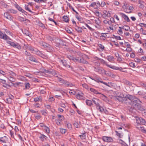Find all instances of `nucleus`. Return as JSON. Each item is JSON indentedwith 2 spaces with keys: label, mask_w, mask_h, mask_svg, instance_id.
Listing matches in <instances>:
<instances>
[{
  "label": "nucleus",
  "mask_w": 146,
  "mask_h": 146,
  "mask_svg": "<svg viewBox=\"0 0 146 146\" xmlns=\"http://www.w3.org/2000/svg\"><path fill=\"white\" fill-rule=\"evenodd\" d=\"M131 98H129V100L131 101V104L133 108L135 109H138L140 110H142L143 108L141 106L139 103H141L139 99L131 95Z\"/></svg>",
  "instance_id": "1"
},
{
  "label": "nucleus",
  "mask_w": 146,
  "mask_h": 146,
  "mask_svg": "<svg viewBox=\"0 0 146 146\" xmlns=\"http://www.w3.org/2000/svg\"><path fill=\"white\" fill-rule=\"evenodd\" d=\"M131 95L129 94L125 95L122 94H120L119 96L115 97V99L116 100L121 102L122 103H127V100H129V98H131Z\"/></svg>",
  "instance_id": "2"
},
{
  "label": "nucleus",
  "mask_w": 146,
  "mask_h": 146,
  "mask_svg": "<svg viewBox=\"0 0 146 146\" xmlns=\"http://www.w3.org/2000/svg\"><path fill=\"white\" fill-rule=\"evenodd\" d=\"M40 45L45 49L48 52H50L53 50V48L49 44L44 42H42L40 43Z\"/></svg>",
  "instance_id": "3"
},
{
  "label": "nucleus",
  "mask_w": 146,
  "mask_h": 146,
  "mask_svg": "<svg viewBox=\"0 0 146 146\" xmlns=\"http://www.w3.org/2000/svg\"><path fill=\"white\" fill-rule=\"evenodd\" d=\"M95 80H94V81L96 82L97 83H99L100 82L102 83L104 85L108 86L110 87V86L109 85V84H110L111 83H107L104 82L103 81L102 79V78H101L100 77H98V76H96L95 77Z\"/></svg>",
  "instance_id": "4"
},
{
  "label": "nucleus",
  "mask_w": 146,
  "mask_h": 146,
  "mask_svg": "<svg viewBox=\"0 0 146 146\" xmlns=\"http://www.w3.org/2000/svg\"><path fill=\"white\" fill-rule=\"evenodd\" d=\"M136 121L137 123L138 124L145 125L146 123L145 119L141 117H137Z\"/></svg>",
  "instance_id": "5"
},
{
  "label": "nucleus",
  "mask_w": 146,
  "mask_h": 146,
  "mask_svg": "<svg viewBox=\"0 0 146 146\" xmlns=\"http://www.w3.org/2000/svg\"><path fill=\"white\" fill-rule=\"evenodd\" d=\"M94 71L98 72L100 74H102L104 73L106 74V72L105 70L101 67H98L97 68H96L94 67Z\"/></svg>",
  "instance_id": "6"
},
{
  "label": "nucleus",
  "mask_w": 146,
  "mask_h": 146,
  "mask_svg": "<svg viewBox=\"0 0 146 146\" xmlns=\"http://www.w3.org/2000/svg\"><path fill=\"white\" fill-rule=\"evenodd\" d=\"M0 38L3 39L5 40L10 39V38L5 33H3L0 31Z\"/></svg>",
  "instance_id": "7"
},
{
  "label": "nucleus",
  "mask_w": 146,
  "mask_h": 146,
  "mask_svg": "<svg viewBox=\"0 0 146 146\" xmlns=\"http://www.w3.org/2000/svg\"><path fill=\"white\" fill-rule=\"evenodd\" d=\"M102 139L104 142L108 143L112 142L113 141V139L111 137L106 136H103Z\"/></svg>",
  "instance_id": "8"
},
{
  "label": "nucleus",
  "mask_w": 146,
  "mask_h": 146,
  "mask_svg": "<svg viewBox=\"0 0 146 146\" xmlns=\"http://www.w3.org/2000/svg\"><path fill=\"white\" fill-rule=\"evenodd\" d=\"M92 100L96 106V108L99 106L100 104L101 103V101L100 100L98 99L94 98L92 99Z\"/></svg>",
  "instance_id": "9"
},
{
  "label": "nucleus",
  "mask_w": 146,
  "mask_h": 146,
  "mask_svg": "<svg viewBox=\"0 0 146 146\" xmlns=\"http://www.w3.org/2000/svg\"><path fill=\"white\" fill-rule=\"evenodd\" d=\"M100 2L98 1H96V2H92L90 5V6L94 7V9H97L99 7Z\"/></svg>",
  "instance_id": "10"
},
{
  "label": "nucleus",
  "mask_w": 146,
  "mask_h": 146,
  "mask_svg": "<svg viewBox=\"0 0 146 146\" xmlns=\"http://www.w3.org/2000/svg\"><path fill=\"white\" fill-rule=\"evenodd\" d=\"M100 62L101 63L103 64L104 65H106L107 67L112 69V66H111L108 64L107 63V62L105 60H104L102 59H100Z\"/></svg>",
  "instance_id": "11"
},
{
  "label": "nucleus",
  "mask_w": 146,
  "mask_h": 146,
  "mask_svg": "<svg viewBox=\"0 0 146 146\" xmlns=\"http://www.w3.org/2000/svg\"><path fill=\"white\" fill-rule=\"evenodd\" d=\"M106 58L110 62H113L114 61L115 58L114 57L111 55L107 56Z\"/></svg>",
  "instance_id": "12"
},
{
  "label": "nucleus",
  "mask_w": 146,
  "mask_h": 146,
  "mask_svg": "<svg viewBox=\"0 0 146 146\" xmlns=\"http://www.w3.org/2000/svg\"><path fill=\"white\" fill-rule=\"evenodd\" d=\"M60 61L62 62L64 66L67 68H70V66L68 64L67 61L66 60L61 59Z\"/></svg>",
  "instance_id": "13"
},
{
  "label": "nucleus",
  "mask_w": 146,
  "mask_h": 146,
  "mask_svg": "<svg viewBox=\"0 0 146 146\" xmlns=\"http://www.w3.org/2000/svg\"><path fill=\"white\" fill-rule=\"evenodd\" d=\"M83 93L82 92L78 93L76 95V98L78 100H84V97L83 96Z\"/></svg>",
  "instance_id": "14"
},
{
  "label": "nucleus",
  "mask_w": 146,
  "mask_h": 146,
  "mask_svg": "<svg viewBox=\"0 0 146 146\" xmlns=\"http://www.w3.org/2000/svg\"><path fill=\"white\" fill-rule=\"evenodd\" d=\"M120 14L121 15L122 17L123 18L124 20L126 21L127 22H129L130 21L129 17L123 13H121Z\"/></svg>",
  "instance_id": "15"
},
{
  "label": "nucleus",
  "mask_w": 146,
  "mask_h": 146,
  "mask_svg": "<svg viewBox=\"0 0 146 146\" xmlns=\"http://www.w3.org/2000/svg\"><path fill=\"white\" fill-rule=\"evenodd\" d=\"M15 7L19 11H21L22 13H23L25 15L26 14V13H27V12H26L22 8L20 7L17 4H16L15 5Z\"/></svg>",
  "instance_id": "16"
},
{
  "label": "nucleus",
  "mask_w": 146,
  "mask_h": 146,
  "mask_svg": "<svg viewBox=\"0 0 146 146\" xmlns=\"http://www.w3.org/2000/svg\"><path fill=\"white\" fill-rule=\"evenodd\" d=\"M123 82L125 85H128L130 86L132 85V83L126 79H124L123 80Z\"/></svg>",
  "instance_id": "17"
},
{
  "label": "nucleus",
  "mask_w": 146,
  "mask_h": 146,
  "mask_svg": "<svg viewBox=\"0 0 146 146\" xmlns=\"http://www.w3.org/2000/svg\"><path fill=\"white\" fill-rule=\"evenodd\" d=\"M75 29L79 33H81L82 32V29L81 27H80L76 25L75 26Z\"/></svg>",
  "instance_id": "18"
},
{
  "label": "nucleus",
  "mask_w": 146,
  "mask_h": 146,
  "mask_svg": "<svg viewBox=\"0 0 146 146\" xmlns=\"http://www.w3.org/2000/svg\"><path fill=\"white\" fill-rule=\"evenodd\" d=\"M4 17L10 20L12 19V17L9 14V13L7 12L5 13H4Z\"/></svg>",
  "instance_id": "19"
},
{
  "label": "nucleus",
  "mask_w": 146,
  "mask_h": 146,
  "mask_svg": "<svg viewBox=\"0 0 146 146\" xmlns=\"http://www.w3.org/2000/svg\"><path fill=\"white\" fill-rule=\"evenodd\" d=\"M98 49L100 51H102L104 50L105 47L104 46L100 44H98Z\"/></svg>",
  "instance_id": "20"
},
{
  "label": "nucleus",
  "mask_w": 146,
  "mask_h": 146,
  "mask_svg": "<svg viewBox=\"0 0 146 146\" xmlns=\"http://www.w3.org/2000/svg\"><path fill=\"white\" fill-rule=\"evenodd\" d=\"M119 28L122 29L126 31H128L130 29V27L128 25H124L122 27H119Z\"/></svg>",
  "instance_id": "21"
},
{
  "label": "nucleus",
  "mask_w": 146,
  "mask_h": 146,
  "mask_svg": "<svg viewBox=\"0 0 146 146\" xmlns=\"http://www.w3.org/2000/svg\"><path fill=\"white\" fill-rule=\"evenodd\" d=\"M29 59L30 60L35 62H38L36 58L33 56L31 55L30 56Z\"/></svg>",
  "instance_id": "22"
},
{
  "label": "nucleus",
  "mask_w": 146,
  "mask_h": 146,
  "mask_svg": "<svg viewBox=\"0 0 146 146\" xmlns=\"http://www.w3.org/2000/svg\"><path fill=\"white\" fill-rule=\"evenodd\" d=\"M96 108L101 113L104 112L105 111V109L100 105L99 106L96 107Z\"/></svg>",
  "instance_id": "23"
},
{
  "label": "nucleus",
  "mask_w": 146,
  "mask_h": 146,
  "mask_svg": "<svg viewBox=\"0 0 146 146\" xmlns=\"http://www.w3.org/2000/svg\"><path fill=\"white\" fill-rule=\"evenodd\" d=\"M92 102V100H86V103L87 105L90 106L93 105Z\"/></svg>",
  "instance_id": "24"
},
{
  "label": "nucleus",
  "mask_w": 146,
  "mask_h": 146,
  "mask_svg": "<svg viewBox=\"0 0 146 146\" xmlns=\"http://www.w3.org/2000/svg\"><path fill=\"white\" fill-rule=\"evenodd\" d=\"M51 74L57 77H58L61 76L60 75L58 74V72L55 71H52Z\"/></svg>",
  "instance_id": "25"
},
{
  "label": "nucleus",
  "mask_w": 146,
  "mask_h": 146,
  "mask_svg": "<svg viewBox=\"0 0 146 146\" xmlns=\"http://www.w3.org/2000/svg\"><path fill=\"white\" fill-rule=\"evenodd\" d=\"M79 63H82L84 64H89V62L85 60L83 58H80V62Z\"/></svg>",
  "instance_id": "26"
},
{
  "label": "nucleus",
  "mask_w": 146,
  "mask_h": 146,
  "mask_svg": "<svg viewBox=\"0 0 146 146\" xmlns=\"http://www.w3.org/2000/svg\"><path fill=\"white\" fill-rule=\"evenodd\" d=\"M116 134L117 136L119 137V138H122L123 137V135L122 132H119L117 131H115Z\"/></svg>",
  "instance_id": "27"
},
{
  "label": "nucleus",
  "mask_w": 146,
  "mask_h": 146,
  "mask_svg": "<svg viewBox=\"0 0 146 146\" xmlns=\"http://www.w3.org/2000/svg\"><path fill=\"white\" fill-rule=\"evenodd\" d=\"M112 69H114V70H119L121 71L122 72H124V71L122 70L123 69V68L121 67H117L115 66H112Z\"/></svg>",
  "instance_id": "28"
},
{
  "label": "nucleus",
  "mask_w": 146,
  "mask_h": 146,
  "mask_svg": "<svg viewBox=\"0 0 146 146\" xmlns=\"http://www.w3.org/2000/svg\"><path fill=\"white\" fill-rule=\"evenodd\" d=\"M90 90L92 92L96 94H100V93L97 90L93 88H91L90 89Z\"/></svg>",
  "instance_id": "29"
},
{
  "label": "nucleus",
  "mask_w": 146,
  "mask_h": 146,
  "mask_svg": "<svg viewBox=\"0 0 146 146\" xmlns=\"http://www.w3.org/2000/svg\"><path fill=\"white\" fill-rule=\"evenodd\" d=\"M0 4L2 6L5 8H7L8 6L3 1H0Z\"/></svg>",
  "instance_id": "30"
},
{
  "label": "nucleus",
  "mask_w": 146,
  "mask_h": 146,
  "mask_svg": "<svg viewBox=\"0 0 146 146\" xmlns=\"http://www.w3.org/2000/svg\"><path fill=\"white\" fill-rule=\"evenodd\" d=\"M23 33L26 35L29 36H30L31 35L30 33L27 30H25Z\"/></svg>",
  "instance_id": "31"
},
{
  "label": "nucleus",
  "mask_w": 146,
  "mask_h": 146,
  "mask_svg": "<svg viewBox=\"0 0 146 146\" xmlns=\"http://www.w3.org/2000/svg\"><path fill=\"white\" fill-rule=\"evenodd\" d=\"M138 128L142 132L146 133V130L145 129L144 127H138Z\"/></svg>",
  "instance_id": "32"
},
{
  "label": "nucleus",
  "mask_w": 146,
  "mask_h": 146,
  "mask_svg": "<svg viewBox=\"0 0 146 146\" xmlns=\"http://www.w3.org/2000/svg\"><path fill=\"white\" fill-rule=\"evenodd\" d=\"M13 47L16 48L17 49L20 50L21 49V46L17 43L16 42V44Z\"/></svg>",
  "instance_id": "33"
},
{
  "label": "nucleus",
  "mask_w": 146,
  "mask_h": 146,
  "mask_svg": "<svg viewBox=\"0 0 146 146\" xmlns=\"http://www.w3.org/2000/svg\"><path fill=\"white\" fill-rule=\"evenodd\" d=\"M46 137H47L43 134H41V136L40 137L41 140L42 141H44L46 139Z\"/></svg>",
  "instance_id": "34"
},
{
  "label": "nucleus",
  "mask_w": 146,
  "mask_h": 146,
  "mask_svg": "<svg viewBox=\"0 0 146 146\" xmlns=\"http://www.w3.org/2000/svg\"><path fill=\"white\" fill-rule=\"evenodd\" d=\"M8 78L9 80L11 82H14L15 81V78L11 76H8Z\"/></svg>",
  "instance_id": "35"
},
{
  "label": "nucleus",
  "mask_w": 146,
  "mask_h": 146,
  "mask_svg": "<svg viewBox=\"0 0 146 146\" xmlns=\"http://www.w3.org/2000/svg\"><path fill=\"white\" fill-rule=\"evenodd\" d=\"M63 21L66 22H68L69 21V18L66 16H64L63 17Z\"/></svg>",
  "instance_id": "36"
},
{
  "label": "nucleus",
  "mask_w": 146,
  "mask_h": 146,
  "mask_svg": "<svg viewBox=\"0 0 146 146\" xmlns=\"http://www.w3.org/2000/svg\"><path fill=\"white\" fill-rule=\"evenodd\" d=\"M79 136L82 139H84L86 138V133H83L82 134L79 135Z\"/></svg>",
  "instance_id": "37"
},
{
  "label": "nucleus",
  "mask_w": 146,
  "mask_h": 146,
  "mask_svg": "<svg viewBox=\"0 0 146 146\" xmlns=\"http://www.w3.org/2000/svg\"><path fill=\"white\" fill-rule=\"evenodd\" d=\"M7 42L8 44H9L11 46H12L13 47L16 44V43H15L13 42H12L10 41H7Z\"/></svg>",
  "instance_id": "38"
},
{
  "label": "nucleus",
  "mask_w": 146,
  "mask_h": 146,
  "mask_svg": "<svg viewBox=\"0 0 146 146\" xmlns=\"http://www.w3.org/2000/svg\"><path fill=\"white\" fill-rule=\"evenodd\" d=\"M8 12L16 14L17 13V11L12 9H8Z\"/></svg>",
  "instance_id": "39"
},
{
  "label": "nucleus",
  "mask_w": 146,
  "mask_h": 146,
  "mask_svg": "<svg viewBox=\"0 0 146 146\" xmlns=\"http://www.w3.org/2000/svg\"><path fill=\"white\" fill-rule=\"evenodd\" d=\"M78 14H76L75 15V17L79 21H81L82 20V18L80 16L78 15Z\"/></svg>",
  "instance_id": "40"
},
{
  "label": "nucleus",
  "mask_w": 146,
  "mask_h": 146,
  "mask_svg": "<svg viewBox=\"0 0 146 146\" xmlns=\"http://www.w3.org/2000/svg\"><path fill=\"white\" fill-rule=\"evenodd\" d=\"M57 78H58V80L59 82L61 83L64 84V83H65V81H64L62 78H60V77H58Z\"/></svg>",
  "instance_id": "41"
},
{
  "label": "nucleus",
  "mask_w": 146,
  "mask_h": 146,
  "mask_svg": "<svg viewBox=\"0 0 146 146\" xmlns=\"http://www.w3.org/2000/svg\"><path fill=\"white\" fill-rule=\"evenodd\" d=\"M44 129L47 133H50L49 128L48 127L44 126Z\"/></svg>",
  "instance_id": "42"
},
{
  "label": "nucleus",
  "mask_w": 146,
  "mask_h": 146,
  "mask_svg": "<svg viewBox=\"0 0 146 146\" xmlns=\"http://www.w3.org/2000/svg\"><path fill=\"white\" fill-rule=\"evenodd\" d=\"M25 9L26 10L29 11V12H31L32 13H33V12L29 8V6L28 5H25Z\"/></svg>",
  "instance_id": "43"
},
{
  "label": "nucleus",
  "mask_w": 146,
  "mask_h": 146,
  "mask_svg": "<svg viewBox=\"0 0 146 146\" xmlns=\"http://www.w3.org/2000/svg\"><path fill=\"white\" fill-rule=\"evenodd\" d=\"M80 58L79 57H76V58H74V59H73V61L74 62H78L79 63L80 62Z\"/></svg>",
  "instance_id": "44"
},
{
  "label": "nucleus",
  "mask_w": 146,
  "mask_h": 146,
  "mask_svg": "<svg viewBox=\"0 0 146 146\" xmlns=\"http://www.w3.org/2000/svg\"><path fill=\"white\" fill-rule=\"evenodd\" d=\"M103 23L106 24H108L109 25H111V22H110L106 19H105L104 20Z\"/></svg>",
  "instance_id": "45"
},
{
  "label": "nucleus",
  "mask_w": 146,
  "mask_h": 146,
  "mask_svg": "<svg viewBox=\"0 0 146 146\" xmlns=\"http://www.w3.org/2000/svg\"><path fill=\"white\" fill-rule=\"evenodd\" d=\"M5 101L6 103L8 104H11L12 102V101L11 100V99H9V98H7L6 100Z\"/></svg>",
  "instance_id": "46"
},
{
  "label": "nucleus",
  "mask_w": 146,
  "mask_h": 146,
  "mask_svg": "<svg viewBox=\"0 0 146 146\" xmlns=\"http://www.w3.org/2000/svg\"><path fill=\"white\" fill-rule=\"evenodd\" d=\"M40 56L41 57H42L43 58H47L48 57L47 55H46L45 54H44L42 53V52L41 53Z\"/></svg>",
  "instance_id": "47"
},
{
  "label": "nucleus",
  "mask_w": 146,
  "mask_h": 146,
  "mask_svg": "<svg viewBox=\"0 0 146 146\" xmlns=\"http://www.w3.org/2000/svg\"><path fill=\"white\" fill-rule=\"evenodd\" d=\"M66 130L65 129L63 128L60 129V131L62 134H64L66 132Z\"/></svg>",
  "instance_id": "48"
},
{
  "label": "nucleus",
  "mask_w": 146,
  "mask_h": 146,
  "mask_svg": "<svg viewBox=\"0 0 146 146\" xmlns=\"http://www.w3.org/2000/svg\"><path fill=\"white\" fill-rule=\"evenodd\" d=\"M100 95V97L103 100H105L106 99V97L103 94H99Z\"/></svg>",
  "instance_id": "49"
},
{
  "label": "nucleus",
  "mask_w": 146,
  "mask_h": 146,
  "mask_svg": "<svg viewBox=\"0 0 146 146\" xmlns=\"http://www.w3.org/2000/svg\"><path fill=\"white\" fill-rule=\"evenodd\" d=\"M67 57L70 60H72L73 61V59L74 57H73L71 55H67Z\"/></svg>",
  "instance_id": "50"
},
{
  "label": "nucleus",
  "mask_w": 146,
  "mask_h": 146,
  "mask_svg": "<svg viewBox=\"0 0 146 146\" xmlns=\"http://www.w3.org/2000/svg\"><path fill=\"white\" fill-rule=\"evenodd\" d=\"M100 5L99 7H103L106 5V3L104 1H102L101 3L100 2Z\"/></svg>",
  "instance_id": "51"
},
{
  "label": "nucleus",
  "mask_w": 146,
  "mask_h": 146,
  "mask_svg": "<svg viewBox=\"0 0 146 146\" xmlns=\"http://www.w3.org/2000/svg\"><path fill=\"white\" fill-rule=\"evenodd\" d=\"M82 86L84 88H85L88 89V85L84 83L82 84Z\"/></svg>",
  "instance_id": "52"
},
{
  "label": "nucleus",
  "mask_w": 146,
  "mask_h": 146,
  "mask_svg": "<svg viewBox=\"0 0 146 146\" xmlns=\"http://www.w3.org/2000/svg\"><path fill=\"white\" fill-rule=\"evenodd\" d=\"M122 8L124 9L125 11H127V4L124 3L123 6L122 7Z\"/></svg>",
  "instance_id": "53"
},
{
  "label": "nucleus",
  "mask_w": 146,
  "mask_h": 146,
  "mask_svg": "<svg viewBox=\"0 0 146 146\" xmlns=\"http://www.w3.org/2000/svg\"><path fill=\"white\" fill-rule=\"evenodd\" d=\"M69 8L71 9L72 10L74 11V12H75L76 14H78V12H77L76 11H75L74 8H73V7L71 6V5H69Z\"/></svg>",
  "instance_id": "54"
},
{
  "label": "nucleus",
  "mask_w": 146,
  "mask_h": 146,
  "mask_svg": "<svg viewBox=\"0 0 146 146\" xmlns=\"http://www.w3.org/2000/svg\"><path fill=\"white\" fill-rule=\"evenodd\" d=\"M128 52H130L132 51V48L130 47H127L125 50Z\"/></svg>",
  "instance_id": "55"
},
{
  "label": "nucleus",
  "mask_w": 146,
  "mask_h": 146,
  "mask_svg": "<svg viewBox=\"0 0 146 146\" xmlns=\"http://www.w3.org/2000/svg\"><path fill=\"white\" fill-rule=\"evenodd\" d=\"M38 25L41 27L43 29H46L44 25L41 23H38Z\"/></svg>",
  "instance_id": "56"
},
{
  "label": "nucleus",
  "mask_w": 146,
  "mask_h": 146,
  "mask_svg": "<svg viewBox=\"0 0 146 146\" xmlns=\"http://www.w3.org/2000/svg\"><path fill=\"white\" fill-rule=\"evenodd\" d=\"M25 88L26 89H29L30 87V84L29 83H25Z\"/></svg>",
  "instance_id": "57"
},
{
  "label": "nucleus",
  "mask_w": 146,
  "mask_h": 146,
  "mask_svg": "<svg viewBox=\"0 0 146 146\" xmlns=\"http://www.w3.org/2000/svg\"><path fill=\"white\" fill-rule=\"evenodd\" d=\"M119 141H121V142H119V143L122 145L125 146H127V145L124 141H123L122 140L120 139L119 140Z\"/></svg>",
  "instance_id": "58"
},
{
  "label": "nucleus",
  "mask_w": 146,
  "mask_h": 146,
  "mask_svg": "<svg viewBox=\"0 0 146 146\" xmlns=\"http://www.w3.org/2000/svg\"><path fill=\"white\" fill-rule=\"evenodd\" d=\"M122 29L119 28L118 30V33L120 35H121L123 34V33Z\"/></svg>",
  "instance_id": "59"
},
{
  "label": "nucleus",
  "mask_w": 146,
  "mask_h": 146,
  "mask_svg": "<svg viewBox=\"0 0 146 146\" xmlns=\"http://www.w3.org/2000/svg\"><path fill=\"white\" fill-rule=\"evenodd\" d=\"M40 112L42 114L44 115H46L47 113L46 110H41Z\"/></svg>",
  "instance_id": "60"
},
{
  "label": "nucleus",
  "mask_w": 146,
  "mask_h": 146,
  "mask_svg": "<svg viewBox=\"0 0 146 146\" xmlns=\"http://www.w3.org/2000/svg\"><path fill=\"white\" fill-rule=\"evenodd\" d=\"M66 125L68 128V129H71L72 128V125L70 123H67L66 124Z\"/></svg>",
  "instance_id": "61"
},
{
  "label": "nucleus",
  "mask_w": 146,
  "mask_h": 146,
  "mask_svg": "<svg viewBox=\"0 0 146 146\" xmlns=\"http://www.w3.org/2000/svg\"><path fill=\"white\" fill-rule=\"evenodd\" d=\"M47 38L48 40L51 41H53L54 40V38L50 36H48Z\"/></svg>",
  "instance_id": "62"
},
{
  "label": "nucleus",
  "mask_w": 146,
  "mask_h": 146,
  "mask_svg": "<svg viewBox=\"0 0 146 146\" xmlns=\"http://www.w3.org/2000/svg\"><path fill=\"white\" fill-rule=\"evenodd\" d=\"M113 4H114L115 5L118 6L119 4V2L118 1H113Z\"/></svg>",
  "instance_id": "63"
},
{
  "label": "nucleus",
  "mask_w": 146,
  "mask_h": 146,
  "mask_svg": "<svg viewBox=\"0 0 146 146\" xmlns=\"http://www.w3.org/2000/svg\"><path fill=\"white\" fill-rule=\"evenodd\" d=\"M55 121L56 124L58 125H61V123L60 122V121H59L58 119H56Z\"/></svg>",
  "instance_id": "64"
}]
</instances>
